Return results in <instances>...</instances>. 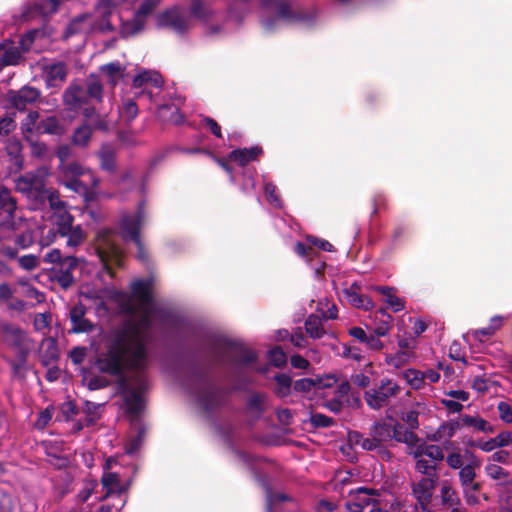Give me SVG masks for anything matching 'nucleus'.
<instances>
[{"label":"nucleus","mask_w":512,"mask_h":512,"mask_svg":"<svg viewBox=\"0 0 512 512\" xmlns=\"http://www.w3.org/2000/svg\"><path fill=\"white\" fill-rule=\"evenodd\" d=\"M149 308H139L141 315L137 321L133 318L125 319L107 333L104 351L95 361L100 372L119 377L126 370L141 373L148 368L146 331L151 327Z\"/></svg>","instance_id":"f257e3e1"},{"label":"nucleus","mask_w":512,"mask_h":512,"mask_svg":"<svg viewBox=\"0 0 512 512\" xmlns=\"http://www.w3.org/2000/svg\"><path fill=\"white\" fill-rule=\"evenodd\" d=\"M104 86L96 74H90L84 81L72 80L62 94L65 109L81 113L86 120L98 116L96 104L103 102Z\"/></svg>","instance_id":"f03ea898"},{"label":"nucleus","mask_w":512,"mask_h":512,"mask_svg":"<svg viewBox=\"0 0 512 512\" xmlns=\"http://www.w3.org/2000/svg\"><path fill=\"white\" fill-rule=\"evenodd\" d=\"M63 185L84 197L85 201L95 198L94 188L99 185V178L94 172L76 161L59 164Z\"/></svg>","instance_id":"7ed1b4c3"},{"label":"nucleus","mask_w":512,"mask_h":512,"mask_svg":"<svg viewBox=\"0 0 512 512\" xmlns=\"http://www.w3.org/2000/svg\"><path fill=\"white\" fill-rule=\"evenodd\" d=\"M45 263L52 264L48 269V277L67 291L76 283L75 272L81 269L82 259L71 255H63L59 249H53L43 257Z\"/></svg>","instance_id":"20e7f679"},{"label":"nucleus","mask_w":512,"mask_h":512,"mask_svg":"<svg viewBox=\"0 0 512 512\" xmlns=\"http://www.w3.org/2000/svg\"><path fill=\"white\" fill-rule=\"evenodd\" d=\"M213 363L216 365H248L257 361V354L241 343L224 338L215 339L209 347Z\"/></svg>","instance_id":"39448f33"},{"label":"nucleus","mask_w":512,"mask_h":512,"mask_svg":"<svg viewBox=\"0 0 512 512\" xmlns=\"http://www.w3.org/2000/svg\"><path fill=\"white\" fill-rule=\"evenodd\" d=\"M115 237V231L109 228L100 229L95 237L96 254L111 278L115 277L114 266L123 265V251L116 243Z\"/></svg>","instance_id":"423d86ee"},{"label":"nucleus","mask_w":512,"mask_h":512,"mask_svg":"<svg viewBox=\"0 0 512 512\" xmlns=\"http://www.w3.org/2000/svg\"><path fill=\"white\" fill-rule=\"evenodd\" d=\"M192 376L197 383L203 385L198 391V403L206 413H210L225 405L226 398L233 389L213 385L208 372L200 368L194 369Z\"/></svg>","instance_id":"0eeeda50"},{"label":"nucleus","mask_w":512,"mask_h":512,"mask_svg":"<svg viewBox=\"0 0 512 512\" xmlns=\"http://www.w3.org/2000/svg\"><path fill=\"white\" fill-rule=\"evenodd\" d=\"M54 235L67 237V247H77L86 239V233L81 225H74V216L69 212L51 215Z\"/></svg>","instance_id":"6e6552de"},{"label":"nucleus","mask_w":512,"mask_h":512,"mask_svg":"<svg viewBox=\"0 0 512 512\" xmlns=\"http://www.w3.org/2000/svg\"><path fill=\"white\" fill-rule=\"evenodd\" d=\"M156 27L168 29L177 35H186L190 30V20L184 14L183 8L175 5L163 10L156 16Z\"/></svg>","instance_id":"1a4fd4ad"},{"label":"nucleus","mask_w":512,"mask_h":512,"mask_svg":"<svg viewBox=\"0 0 512 512\" xmlns=\"http://www.w3.org/2000/svg\"><path fill=\"white\" fill-rule=\"evenodd\" d=\"M400 388L392 380H382L381 384L365 392L367 405L373 410H379L389 403V399L398 394Z\"/></svg>","instance_id":"9d476101"},{"label":"nucleus","mask_w":512,"mask_h":512,"mask_svg":"<svg viewBox=\"0 0 512 512\" xmlns=\"http://www.w3.org/2000/svg\"><path fill=\"white\" fill-rule=\"evenodd\" d=\"M263 7H274L277 9L276 18H269L263 22L266 30L272 31L278 22V19H283L287 22H299L306 19V15L301 12H294L289 3L282 0H261Z\"/></svg>","instance_id":"9b49d317"},{"label":"nucleus","mask_w":512,"mask_h":512,"mask_svg":"<svg viewBox=\"0 0 512 512\" xmlns=\"http://www.w3.org/2000/svg\"><path fill=\"white\" fill-rule=\"evenodd\" d=\"M145 203L141 201L138 204L137 211L131 214H123L119 221V226L122 231V238L125 241H134L140 238L141 226L145 220Z\"/></svg>","instance_id":"f8f14e48"},{"label":"nucleus","mask_w":512,"mask_h":512,"mask_svg":"<svg viewBox=\"0 0 512 512\" xmlns=\"http://www.w3.org/2000/svg\"><path fill=\"white\" fill-rule=\"evenodd\" d=\"M41 91L33 86L25 85L19 90H9L7 92V100L11 107L18 111H24L29 105L39 101Z\"/></svg>","instance_id":"ddd939ff"},{"label":"nucleus","mask_w":512,"mask_h":512,"mask_svg":"<svg viewBox=\"0 0 512 512\" xmlns=\"http://www.w3.org/2000/svg\"><path fill=\"white\" fill-rule=\"evenodd\" d=\"M42 77L46 88H61L68 76V66L64 61L42 65Z\"/></svg>","instance_id":"4468645a"},{"label":"nucleus","mask_w":512,"mask_h":512,"mask_svg":"<svg viewBox=\"0 0 512 512\" xmlns=\"http://www.w3.org/2000/svg\"><path fill=\"white\" fill-rule=\"evenodd\" d=\"M87 308L82 302H78L69 309L71 328L69 333L81 334L94 330V324L86 318Z\"/></svg>","instance_id":"2eb2a0df"},{"label":"nucleus","mask_w":512,"mask_h":512,"mask_svg":"<svg viewBox=\"0 0 512 512\" xmlns=\"http://www.w3.org/2000/svg\"><path fill=\"white\" fill-rule=\"evenodd\" d=\"M437 480L438 478L423 477L411 485L412 494L423 510H426L431 503Z\"/></svg>","instance_id":"dca6fc26"},{"label":"nucleus","mask_w":512,"mask_h":512,"mask_svg":"<svg viewBox=\"0 0 512 512\" xmlns=\"http://www.w3.org/2000/svg\"><path fill=\"white\" fill-rule=\"evenodd\" d=\"M130 294L138 302L139 308L150 307L154 302L151 279H136L130 285Z\"/></svg>","instance_id":"f3484780"},{"label":"nucleus","mask_w":512,"mask_h":512,"mask_svg":"<svg viewBox=\"0 0 512 512\" xmlns=\"http://www.w3.org/2000/svg\"><path fill=\"white\" fill-rule=\"evenodd\" d=\"M361 287L357 282L351 284L350 287L342 290L345 300L355 308H361L365 311L373 309L374 303L369 296L360 293Z\"/></svg>","instance_id":"a211bd4d"},{"label":"nucleus","mask_w":512,"mask_h":512,"mask_svg":"<svg viewBox=\"0 0 512 512\" xmlns=\"http://www.w3.org/2000/svg\"><path fill=\"white\" fill-rule=\"evenodd\" d=\"M262 154L263 149L260 146L237 148L228 154V159L236 162L240 167L245 168L250 162L257 161Z\"/></svg>","instance_id":"6ab92c4d"},{"label":"nucleus","mask_w":512,"mask_h":512,"mask_svg":"<svg viewBox=\"0 0 512 512\" xmlns=\"http://www.w3.org/2000/svg\"><path fill=\"white\" fill-rule=\"evenodd\" d=\"M157 117L165 122L174 125H181L185 121L184 115L180 112V108L175 103H165L157 108Z\"/></svg>","instance_id":"aec40b11"},{"label":"nucleus","mask_w":512,"mask_h":512,"mask_svg":"<svg viewBox=\"0 0 512 512\" xmlns=\"http://www.w3.org/2000/svg\"><path fill=\"white\" fill-rule=\"evenodd\" d=\"M466 454L471 455V461L463 466L459 471V481L462 488L469 487L476 478L475 470L481 466L480 460L469 450Z\"/></svg>","instance_id":"412c9836"},{"label":"nucleus","mask_w":512,"mask_h":512,"mask_svg":"<svg viewBox=\"0 0 512 512\" xmlns=\"http://www.w3.org/2000/svg\"><path fill=\"white\" fill-rule=\"evenodd\" d=\"M5 150L15 169L21 170L24 162L22 155L23 145L21 141L15 137L9 138L6 143Z\"/></svg>","instance_id":"4be33fe9"},{"label":"nucleus","mask_w":512,"mask_h":512,"mask_svg":"<svg viewBox=\"0 0 512 512\" xmlns=\"http://www.w3.org/2000/svg\"><path fill=\"white\" fill-rule=\"evenodd\" d=\"M101 483L105 493L100 497V501H103L114 494L117 496L121 495L122 488L120 485V477L117 473H104L101 478Z\"/></svg>","instance_id":"5701e85b"},{"label":"nucleus","mask_w":512,"mask_h":512,"mask_svg":"<svg viewBox=\"0 0 512 512\" xmlns=\"http://www.w3.org/2000/svg\"><path fill=\"white\" fill-rule=\"evenodd\" d=\"M146 20L140 19L134 14L132 19L123 21L119 28V35L123 39L134 37L145 28Z\"/></svg>","instance_id":"b1692460"},{"label":"nucleus","mask_w":512,"mask_h":512,"mask_svg":"<svg viewBox=\"0 0 512 512\" xmlns=\"http://www.w3.org/2000/svg\"><path fill=\"white\" fill-rule=\"evenodd\" d=\"M100 167L109 174H114L117 169L116 151L109 146H103L98 152Z\"/></svg>","instance_id":"393cba45"},{"label":"nucleus","mask_w":512,"mask_h":512,"mask_svg":"<svg viewBox=\"0 0 512 512\" xmlns=\"http://www.w3.org/2000/svg\"><path fill=\"white\" fill-rule=\"evenodd\" d=\"M0 209L7 214L9 220H14L17 209V199L10 189L0 186Z\"/></svg>","instance_id":"a878e982"},{"label":"nucleus","mask_w":512,"mask_h":512,"mask_svg":"<svg viewBox=\"0 0 512 512\" xmlns=\"http://www.w3.org/2000/svg\"><path fill=\"white\" fill-rule=\"evenodd\" d=\"M441 504L444 507L454 508L456 506H462V502L459 498L458 492L451 486L448 481H444L440 488Z\"/></svg>","instance_id":"bb28decb"},{"label":"nucleus","mask_w":512,"mask_h":512,"mask_svg":"<svg viewBox=\"0 0 512 512\" xmlns=\"http://www.w3.org/2000/svg\"><path fill=\"white\" fill-rule=\"evenodd\" d=\"M273 380L276 386L273 389L274 394L279 398L288 397L291 394L293 387L292 377L287 373H277L274 375Z\"/></svg>","instance_id":"cd10ccee"},{"label":"nucleus","mask_w":512,"mask_h":512,"mask_svg":"<svg viewBox=\"0 0 512 512\" xmlns=\"http://www.w3.org/2000/svg\"><path fill=\"white\" fill-rule=\"evenodd\" d=\"M349 496L354 497V500L360 503L361 506L365 509V507L369 505H374L378 502L377 500L370 498L369 496H379V492L373 488L359 487L355 490H350Z\"/></svg>","instance_id":"c85d7f7f"},{"label":"nucleus","mask_w":512,"mask_h":512,"mask_svg":"<svg viewBox=\"0 0 512 512\" xmlns=\"http://www.w3.org/2000/svg\"><path fill=\"white\" fill-rule=\"evenodd\" d=\"M36 129L40 134L49 135H62L64 132V128L56 116H49L42 119L38 122Z\"/></svg>","instance_id":"c756f323"},{"label":"nucleus","mask_w":512,"mask_h":512,"mask_svg":"<svg viewBox=\"0 0 512 512\" xmlns=\"http://www.w3.org/2000/svg\"><path fill=\"white\" fill-rule=\"evenodd\" d=\"M322 320L323 318L316 314H310L305 320V330L311 338L320 339L326 334Z\"/></svg>","instance_id":"7c9ffc66"},{"label":"nucleus","mask_w":512,"mask_h":512,"mask_svg":"<svg viewBox=\"0 0 512 512\" xmlns=\"http://www.w3.org/2000/svg\"><path fill=\"white\" fill-rule=\"evenodd\" d=\"M147 84H152V86L159 88L162 86L163 81L158 73L150 71H143L134 76L132 84L134 88H141Z\"/></svg>","instance_id":"2f4dec72"},{"label":"nucleus","mask_w":512,"mask_h":512,"mask_svg":"<svg viewBox=\"0 0 512 512\" xmlns=\"http://www.w3.org/2000/svg\"><path fill=\"white\" fill-rule=\"evenodd\" d=\"M185 152L187 153H204L209 156H212L215 160V162L229 175V179L231 183L236 182V178L234 175V169L229 164L228 155L226 157H216L214 156L210 151L203 149V148H193V149H186Z\"/></svg>","instance_id":"473e14b6"},{"label":"nucleus","mask_w":512,"mask_h":512,"mask_svg":"<svg viewBox=\"0 0 512 512\" xmlns=\"http://www.w3.org/2000/svg\"><path fill=\"white\" fill-rule=\"evenodd\" d=\"M100 71L107 76L108 83L112 87H115L118 84L119 80L123 77V68L118 61L109 62L107 64L102 65L100 67Z\"/></svg>","instance_id":"72a5a7b5"},{"label":"nucleus","mask_w":512,"mask_h":512,"mask_svg":"<svg viewBox=\"0 0 512 512\" xmlns=\"http://www.w3.org/2000/svg\"><path fill=\"white\" fill-rule=\"evenodd\" d=\"M134 297L131 294L120 292L117 296V303L121 312L128 316H134L139 311V305L134 303Z\"/></svg>","instance_id":"f704fd0d"},{"label":"nucleus","mask_w":512,"mask_h":512,"mask_svg":"<svg viewBox=\"0 0 512 512\" xmlns=\"http://www.w3.org/2000/svg\"><path fill=\"white\" fill-rule=\"evenodd\" d=\"M127 412L131 415H139L143 410V399L139 391L131 389L125 398Z\"/></svg>","instance_id":"c9c22d12"},{"label":"nucleus","mask_w":512,"mask_h":512,"mask_svg":"<svg viewBox=\"0 0 512 512\" xmlns=\"http://www.w3.org/2000/svg\"><path fill=\"white\" fill-rule=\"evenodd\" d=\"M40 180V177L35 175V174H31V173H27L23 176H20L16 182H15V188L18 192H21L23 194H25L26 196H28L30 194V192L32 191V189L34 188L35 185H38V181Z\"/></svg>","instance_id":"e433bc0d"},{"label":"nucleus","mask_w":512,"mask_h":512,"mask_svg":"<svg viewBox=\"0 0 512 512\" xmlns=\"http://www.w3.org/2000/svg\"><path fill=\"white\" fill-rule=\"evenodd\" d=\"M35 185L30 194L27 196L31 201L34 202L35 205H43L46 203L49 195L51 194L53 189H47L45 187L43 179L40 180Z\"/></svg>","instance_id":"4c0bfd02"},{"label":"nucleus","mask_w":512,"mask_h":512,"mask_svg":"<svg viewBox=\"0 0 512 512\" xmlns=\"http://www.w3.org/2000/svg\"><path fill=\"white\" fill-rule=\"evenodd\" d=\"M1 49H3V53L0 56V69L5 66L17 65L21 58V53L19 49L15 46H9L5 48L1 45Z\"/></svg>","instance_id":"58836bf2"},{"label":"nucleus","mask_w":512,"mask_h":512,"mask_svg":"<svg viewBox=\"0 0 512 512\" xmlns=\"http://www.w3.org/2000/svg\"><path fill=\"white\" fill-rule=\"evenodd\" d=\"M267 394L262 392H252L247 401V408L258 414L266 410Z\"/></svg>","instance_id":"ea45409f"},{"label":"nucleus","mask_w":512,"mask_h":512,"mask_svg":"<svg viewBox=\"0 0 512 512\" xmlns=\"http://www.w3.org/2000/svg\"><path fill=\"white\" fill-rule=\"evenodd\" d=\"M91 136L92 128L88 124L84 123L75 129L72 135V142L77 146L84 147L88 144Z\"/></svg>","instance_id":"a19ab883"},{"label":"nucleus","mask_w":512,"mask_h":512,"mask_svg":"<svg viewBox=\"0 0 512 512\" xmlns=\"http://www.w3.org/2000/svg\"><path fill=\"white\" fill-rule=\"evenodd\" d=\"M190 15L196 19L207 21L212 16V11L205 7L202 0H191Z\"/></svg>","instance_id":"79ce46f5"},{"label":"nucleus","mask_w":512,"mask_h":512,"mask_svg":"<svg viewBox=\"0 0 512 512\" xmlns=\"http://www.w3.org/2000/svg\"><path fill=\"white\" fill-rule=\"evenodd\" d=\"M392 432V424L386 423L385 421H378L373 424L371 427V436H377L379 440L388 441L392 440L391 437Z\"/></svg>","instance_id":"37998d69"},{"label":"nucleus","mask_w":512,"mask_h":512,"mask_svg":"<svg viewBox=\"0 0 512 512\" xmlns=\"http://www.w3.org/2000/svg\"><path fill=\"white\" fill-rule=\"evenodd\" d=\"M145 436V428L140 426L138 428L137 434L131 437L125 444V452L128 455H132L136 453L141 445L143 444Z\"/></svg>","instance_id":"c03bdc74"},{"label":"nucleus","mask_w":512,"mask_h":512,"mask_svg":"<svg viewBox=\"0 0 512 512\" xmlns=\"http://www.w3.org/2000/svg\"><path fill=\"white\" fill-rule=\"evenodd\" d=\"M50 209L53 211L52 215L60 214L61 212L68 211L67 202L60 199L59 192L56 190H52L51 194L47 199Z\"/></svg>","instance_id":"a18cd8bd"},{"label":"nucleus","mask_w":512,"mask_h":512,"mask_svg":"<svg viewBox=\"0 0 512 512\" xmlns=\"http://www.w3.org/2000/svg\"><path fill=\"white\" fill-rule=\"evenodd\" d=\"M90 18L88 13L76 16L67 26L65 36L70 37L83 31L82 23Z\"/></svg>","instance_id":"49530a36"},{"label":"nucleus","mask_w":512,"mask_h":512,"mask_svg":"<svg viewBox=\"0 0 512 512\" xmlns=\"http://www.w3.org/2000/svg\"><path fill=\"white\" fill-rule=\"evenodd\" d=\"M159 3L160 0H143L134 14L140 19L146 20V17L158 7Z\"/></svg>","instance_id":"de8ad7c7"},{"label":"nucleus","mask_w":512,"mask_h":512,"mask_svg":"<svg viewBox=\"0 0 512 512\" xmlns=\"http://www.w3.org/2000/svg\"><path fill=\"white\" fill-rule=\"evenodd\" d=\"M270 363L278 368H282L287 363V355L280 346H276L269 351Z\"/></svg>","instance_id":"09e8293b"},{"label":"nucleus","mask_w":512,"mask_h":512,"mask_svg":"<svg viewBox=\"0 0 512 512\" xmlns=\"http://www.w3.org/2000/svg\"><path fill=\"white\" fill-rule=\"evenodd\" d=\"M264 192L267 198V201L276 208L282 207V200L277 193V187L275 184L268 182L264 185Z\"/></svg>","instance_id":"8fccbe9b"},{"label":"nucleus","mask_w":512,"mask_h":512,"mask_svg":"<svg viewBox=\"0 0 512 512\" xmlns=\"http://www.w3.org/2000/svg\"><path fill=\"white\" fill-rule=\"evenodd\" d=\"M415 469L426 477L438 478L437 465L430 464L426 459H418L415 464Z\"/></svg>","instance_id":"3c124183"},{"label":"nucleus","mask_w":512,"mask_h":512,"mask_svg":"<svg viewBox=\"0 0 512 512\" xmlns=\"http://www.w3.org/2000/svg\"><path fill=\"white\" fill-rule=\"evenodd\" d=\"M309 421L313 428H327L335 423L333 418L321 413H312Z\"/></svg>","instance_id":"603ef678"},{"label":"nucleus","mask_w":512,"mask_h":512,"mask_svg":"<svg viewBox=\"0 0 512 512\" xmlns=\"http://www.w3.org/2000/svg\"><path fill=\"white\" fill-rule=\"evenodd\" d=\"M502 319L500 317H494L491 319V324L487 327L478 329L475 331V336L482 340L481 337H490L492 336L497 329L501 326Z\"/></svg>","instance_id":"864d4df0"},{"label":"nucleus","mask_w":512,"mask_h":512,"mask_svg":"<svg viewBox=\"0 0 512 512\" xmlns=\"http://www.w3.org/2000/svg\"><path fill=\"white\" fill-rule=\"evenodd\" d=\"M461 423L463 426L472 427L477 431L485 429L486 420L479 416L463 415L461 417Z\"/></svg>","instance_id":"5fc2aeb1"},{"label":"nucleus","mask_w":512,"mask_h":512,"mask_svg":"<svg viewBox=\"0 0 512 512\" xmlns=\"http://www.w3.org/2000/svg\"><path fill=\"white\" fill-rule=\"evenodd\" d=\"M137 247L136 258L142 264H144L147 268L151 266V259L148 250L145 248L144 243L141 240V237L137 240L132 241Z\"/></svg>","instance_id":"6e6d98bb"},{"label":"nucleus","mask_w":512,"mask_h":512,"mask_svg":"<svg viewBox=\"0 0 512 512\" xmlns=\"http://www.w3.org/2000/svg\"><path fill=\"white\" fill-rule=\"evenodd\" d=\"M419 412L416 410H410L407 412L401 413V420L407 424L408 429H418L419 428Z\"/></svg>","instance_id":"4d7b16f0"},{"label":"nucleus","mask_w":512,"mask_h":512,"mask_svg":"<svg viewBox=\"0 0 512 512\" xmlns=\"http://www.w3.org/2000/svg\"><path fill=\"white\" fill-rule=\"evenodd\" d=\"M407 380L412 388L420 389L424 384L423 372L418 370L410 369L406 373Z\"/></svg>","instance_id":"13d9d810"},{"label":"nucleus","mask_w":512,"mask_h":512,"mask_svg":"<svg viewBox=\"0 0 512 512\" xmlns=\"http://www.w3.org/2000/svg\"><path fill=\"white\" fill-rule=\"evenodd\" d=\"M39 118V113L37 111H29L26 115L25 119L21 123V129L24 133H32L37 119Z\"/></svg>","instance_id":"bf43d9fd"},{"label":"nucleus","mask_w":512,"mask_h":512,"mask_svg":"<svg viewBox=\"0 0 512 512\" xmlns=\"http://www.w3.org/2000/svg\"><path fill=\"white\" fill-rule=\"evenodd\" d=\"M388 419L393 421L392 432H391L392 440H395L396 442L401 443V441L404 437V434L406 433V430H408V428L405 427L400 422H398L397 420H395L392 416H388Z\"/></svg>","instance_id":"052dcab7"},{"label":"nucleus","mask_w":512,"mask_h":512,"mask_svg":"<svg viewBox=\"0 0 512 512\" xmlns=\"http://www.w3.org/2000/svg\"><path fill=\"white\" fill-rule=\"evenodd\" d=\"M16 122L13 117L5 116L0 119V136H8L16 129Z\"/></svg>","instance_id":"680f3d73"},{"label":"nucleus","mask_w":512,"mask_h":512,"mask_svg":"<svg viewBox=\"0 0 512 512\" xmlns=\"http://www.w3.org/2000/svg\"><path fill=\"white\" fill-rule=\"evenodd\" d=\"M316 382L310 378H302L293 382V389L296 392H310L312 388L315 386Z\"/></svg>","instance_id":"e2e57ef3"},{"label":"nucleus","mask_w":512,"mask_h":512,"mask_svg":"<svg viewBox=\"0 0 512 512\" xmlns=\"http://www.w3.org/2000/svg\"><path fill=\"white\" fill-rule=\"evenodd\" d=\"M426 456L435 462H439L444 459V452L439 445L426 444Z\"/></svg>","instance_id":"0e129e2a"},{"label":"nucleus","mask_w":512,"mask_h":512,"mask_svg":"<svg viewBox=\"0 0 512 512\" xmlns=\"http://www.w3.org/2000/svg\"><path fill=\"white\" fill-rule=\"evenodd\" d=\"M121 114L127 121H132L138 115L137 104L134 101H128L123 105Z\"/></svg>","instance_id":"69168bd1"},{"label":"nucleus","mask_w":512,"mask_h":512,"mask_svg":"<svg viewBox=\"0 0 512 512\" xmlns=\"http://www.w3.org/2000/svg\"><path fill=\"white\" fill-rule=\"evenodd\" d=\"M19 265L28 271L35 269L39 265V259L35 255H24L19 258Z\"/></svg>","instance_id":"338daca9"},{"label":"nucleus","mask_w":512,"mask_h":512,"mask_svg":"<svg viewBox=\"0 0 512 512\" xmlns=\"http://www.w3.org/2000/svg\"><path fill=\"white\" fill-rule=\"evenodd\" d=\"M86 355L87 348L82 346L74 347L69 354L71 361L76 365L83 363Z\"/></svg>","instance_id":"774afa93"}]
</instances>
